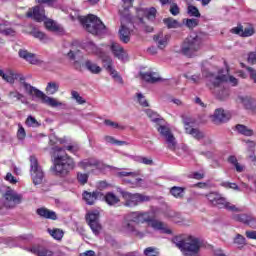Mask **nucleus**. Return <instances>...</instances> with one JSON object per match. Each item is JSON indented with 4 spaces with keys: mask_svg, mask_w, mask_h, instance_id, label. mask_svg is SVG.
Instances as JSON below:
<instances>
[{
    "mask_svg": "<svg viewBox=\"0 0 256 256\" xmlns=\"http://www.w3.org/2000/svg\"><path fill=\"white\" fill-rule=\"evenodd\" d=\"M139 223H148L154 231H159L164 235H171L173 231L167 224L159 220H151V214L147 211H133L124 216L120 226L121 233L124 235H135L136 237H145V234L139 230Z\"/></svg>",
    "mask_w": 256,
    "mask_h": 256,
    "instance_id": "1",
    "label": "nucleus"
},
{
    "mask_svg": "<svg viewBox=\"0 0 256 256\" xmlns=\"http://www.w3.org/2000/svg\"><path fill=\"white\" fill-rule=\"evenodd\" d=\"M75 169V160L67 153L54 156L51 171L56 177H67Z\"/></svg>",
    "mask_w": 256,
    "mask_h": 256,
    "instance_id": "2",
    "label": "nucleus"
},
{
    "mask_svg": "<svg viewBox=\"0 0 256 256\" xmlns=\"http://www.w3.org/2000/svg\"><path fill=\"white\" fill-rule=\"evenodd\" d=\"M77 19L80 21L82 27L92 35H97L99 37L107 33V27H105V24H103L99 17L93 14H89L88 16H77Z\"/></svg>",
    "mask_w": 256,
    "mask_h": 256,
    "instance_id": "3",
    "label": "nucleus"
},
{
    "mask_svg": "<svg viewBox=\"0 0 256 256\" xmlns=\"http://www.w3.org/2000/svg\"><path fill=\"white\" fill-rule=\"evenodd\" d=\"M175 245L182 251L184 256H201V247L203 244L197 237L189 236L180 241L176 239Z\"/></svg>",
    "mask_w": 256,
    "mask_h": 256,
    "instance_id": "4",
    "label": "nucleus"
},
{
    "mask_svg": "<svg viewBox=\"0 0 256 256\" xmlns=\"http://www.w3.org/2000/svg\"><path fill=\"white\" fill-rule=\"evenodd\" d=\"M22 85L28 95L35 97L36 99H41V102L44 103V105H48V107H66L65 103L60 102L57 98L47 96V94L31 86V84L23 82Z\"/></svg>",
    "mask_w": 256,
    "mask_h": 256,
    "instance_id": "5",
    "label": "nucleus"
},
{
    "mask_svg": "<svg viewBox=\"0 0 256 256\" xmlns=\"http://www.w3.org/2000/svg\"><path fill=\"white\" fill-rule=\"evenodd\" d=\"M201 50V38L199 36H188L181 44L179 53L185 57H195Z\"/></svg>",
    "mask_w": 256,
    "mask_h": 256,
    "instance_id": "6",
    "label": "nucleus"
},
{
    "mask_svg": "<svg viewBox=\"0 0 256 256\" xmlns=\"http://www.w3.org/2000/svg\"><path fill=\"white\" fill-rule=\"evenodd\" d=\"M204 77L208 79L209 81L208 86L210 87V89H217V87H219L223 83V81H227L226 76H215V74H211L207 71H202V75L194 74L190 77H187V79L192 81V83L199 85V83L203 81Z\"/></svg>",
    "mask_w": 256,
    "mask_h": 256,
    "instance_id": "7",
    "label": "nucleus"
},
{
    "mask_svg": "<svg viewBox=\"0 0 256 256\" xmlns=\"http://www.w3.org/2000/svg\"><path fill=\"white\" fill-rule=\"evenodd\" d=\"M122 199L124 200V207H138L143 203L151 201V197L141 193H131L127 191H120Z\"/></svg>",
    "mask_w": 256,
    "mask_h": 256,
    "instance_id": "8",
    "label": "nucleus"
},
{
    "mask_svg": "<svg viewBox=\"0 0 256 256\" xmlns=\"http://www.w3.org/2000/svg\"><path fill=\"white\" fill-rule=\"evenodd\" d=\"M206 199L209 201L210 205H213V207H218V209H227V211H239L235 205L228 202L225 197L217 192L206 194Z\"/></svg>",
    "mask_w": 256,
    "mask_h": 256,
    "instance_id": "9",
    "label": "nucleus"
},
{
    "mask_svg": "<svg viewBox=\"0 0 256 256\" xmlns=\"http://www.w3.org/2000/svg\"><path fill=\"white\" fill-rule=\"evenodd\" d=\"M30 175L34 185H41L43 179H45V172H43V168L39 166V162L35 156L30 157Z\"/></svg>",
    "mask_w": 256,
    "mask_h": 256,
    "instance_id": "10",
    "label": "nucleus"
},
{
    "mask_svg": "<svg viewBox=\"0 0 256 256\" xmlns=\"http://www.w3.org/2000/svg\"><path fill=\"white\" fill-rule=\"evenodd\" d=\"M157 129L160 135L164 137L168 149H170V151H175V149H177V141L175 140V136H173V133H171V129L163 124H160Z\"/></svg>",
    "mask_w": 256,
    "mask_h": 256,
    "instance_id": "11",
    "label": "nucleus"
},
{
    "mask_svg": "<svg viewBox=\"0 0 256 256\" xmlns=\"http://www.w3.org/2000/svg\"><path fill=\"white\" fill-rule=\"evenodd\" d=\"M107 48L106 45H101V47L95 45L93 42H87L84 45V49H86L87 53L90 55H96V57H99L102 59V62H106L107 59H109V56L105 53V49Z\"/></svg>",
    "mask_w": 256,
    "mask_h": 256,
    "instance_id": "12",
    "label": "nucleus"
},
{
    "mask_svg": "<svg viewBox=\"0 0 256 256\" xmlns=\"http://www.w3.org/2000/svg\"><path fill=\"white\" fill-rule=\"evenodd\" d=\"M136 13L140 23L143 25H145V19L153 23L157 18V9L155 7L137 8Z\"/></svg>",
    "mask_w": 256,
    "mask_h": 256,
    "instance_id": "13",
    "label": "nucleus"
},
{
    "mask_svg": "<svg viewBox=\"0 0 256 256\" xmlns=\"http://www.w3.org/2000/svg\"><path fill=\"white\" fill-rule=\"evenodd\" d=\"M215 77H226V80H224L220 86L216 87V89L222 87L221 91L216 92V96L218 97V99H221L223 101L224 99H227V97H229V89L225 88V86H223V83H227V81H229V83H231V85L235 87L239 83V81L233 76L228 77L227 75L223 74L215 75Z\"/></svg>",
    "mask_w": 256,
    "mask_h": 256,
    "instance_id": "14",
    "label": "nucleus"
},
{
    "mask_svg": "<svg viewBox=\"0 0 256 256\" xmlns=\"http://www.w3.org/2000/svg\"><path fill=\"white\" fill-rule=\"evenodd\" d=\"M86 221L94 235H99L101 232V224L99 223V211L93 210L86 215Z\"/></svg>",
    "mask_w": 256,
    "mask_h": 256,
    "instance_id": "15",
    "label": "nucleus"
},
{
    "mask_svg": "<svg viewBox=\"0 0 256 256\" xmlns=\"http://www.w3.org/2000/svg\"><path fill=\"white\" fill-rule=\"evenodd\" d=\"M5 207H15V205H19L21 201H23V195L18 194L15 190L8 188V190L4 194Z\"/></svg>",
    "mask_w": 256,
    "mask_h": 256,
    "instance_id": "16",
    "label": "nucleus"
},
{
    "mask_svg": "<svg viewBox=\"0 0 256 256\" xmlns=\"http://www.w3.org/2000/svg\"><path fill=\"white\" fill-rule=\"evenodd\" d=\"M82 169H89L95 167V169H99V171H105L107 168L111 166H107L103 164V162L95 159V158H88L84 159L78 164Z\"/></svg>",
    "mask_w": 256,
    "mask_h": 256,
    "instance_id": "17",
    "label": "nucleus"
},
{
    "mask_svg": "<svg viewBox=\"0 0 256 256\" xmlns=\"http://www.w3.org/2000/svg\"><path fill=\"white\" fill-rule=\"evenodd\" d=\"M109 48L112 52V55L119 59L120 61H127L129 59V55L127 54V51L122 48V46L117 42H111L110 45L106 46V48Z\"/></svg>",
    "mask_w": 256,
    "mask_h": 256,
    "instance_id": "18",
    "label": "nucleus"
},
{
    "mask_svg": "<svg viewBox=\"0 0 256 256\" xmlns=\"http://www.w3.org/2000/svg\"><path fill=\"white\" fill-rule=\"evenodd\" d=\"M230 33L233 35H238V37H253V35H255V27L250 24L243 28V25L238 24L236 27H233L230 30Z\"/></svg>",
    "mask_w": 256,
    "mask_h": 256,
    "instance_id": "19",
    "label": "nucleus"
},
{
    "mask_svg": "<svg viewBox=\"0 0 256 256\" xmlns=\"http://www.w3.org/2000/svg\"><path fill=\"white\" fill-rule=\"evenodd\" d=\"M26 17L41 23V21H45V9L40 6H35L32 10H29L26 14Z\"/></svg>",
    "mask_w": 256,
    "mask_h": 256,
    "instance_id": "20",
    "label": "nucleus"
},
{
    "mask_svg": "<svg viewBox=\"0 0 256 256\" xmlns=\"http://www.w3.org/2000/svg\"><path fill=\"white\" fill-rule=\"evenodd\" d=\"M234 221L238 223H243L244 225H248L252 227V229H256V219L248 214H235L233 216Z\"/></svg>",
    "mask_w": 256,
    "mask_h": 256,
    "instance_id": "21",
    "label": "nucleus"
},
{
    "mask_svg": "<svg viewBox=\"0 0 256 256\" xmlns=\"http://www.w3.org/2000/svg\"><path fill=\"white\" fill-rule=\"evenodd\" d=\"M25 249L28 251V253H32L33 255L53 256V251L45 246L34 245L31 247H26Z\"/></svg>",
    "mask_w": 256,
    "mask_h": 256,
    "instance_id": "22",
    "label": "nucleus"
},
{
    "mask_svg": "<svg viewBox=\"0 0 256 256\" xmlns=\"http://www.w3.org/2000/svg\"><path fill=\"white\" fill-rule=\"evenodd\" d=\"M213 123H227L231 119V113L225 112V110L218 108L211 116Z\"/></svg>",
    "mask_w": 256,
    "mask_h": 256,
    "instance_id": "23",
    "label": "nucleus"
},
{
    "mask_svg": "<svg viewBox=\"0 0 256 256\" xmlns=\"http://www.w3.org/2000/svg\"><path fill=\"white\" fill-rule=\"evenodd\" d=\"M0 77H2L6 83H15L16 79H20L21 81L24 80L21 75L15 73V71L11 69L6 70V72L0 69Z\"/></svg>",
    "mask_w": 256,
    "mask_h": 256,
    "instance_id": "24",
    "label": "nucleus"
},
{
    "mask_svg": "<svg viewBox=\"0 0 256 256\" xmlns=\"http://www.w3.org/2000/svg\"><path fill=\"white\" fill-rule=\"evenodd\" d=\"M103 63L105 69L108 70L113 79H115V81H117L118 83L123 84V78L119 75L117 70L113 69V59H111V57L106 58V61Z\"/></svg>",
    "mask_w": 256,
    "mask_h": 256,
    "instance_id": "25",
    "label": "nucleus"
},
{
    "mask_svg": "<svg viewBox=\"0 0 256 256\" xmlns=\"http://www.w3.org/2000/svg\"><path fill=\"white\" fill-rule=\"evenodd\" d=\"M18 55L24 61L31 63V65H37L39 63V58H37V54H33L26 49H20Z\"/></svg>",
    "mask_w": 256,
    "mask_h": 256,
    "instance_id": "26",
    "label": "nucleus"
},
{
    "mask_svg": "<svg viewBox=\"0 0 256 256\" xmlns=\"http://www.w3.org/2000/svg\"><path fill=\"white\" fill-rule=\"evenodd\" d=\"M82 197L87 205H95V201H97V199H101V197H103V194L99 191H84Z\"/></svg>",
    "mask_w": 256,
    "mask_h": 256,
    "instance_id": "27",
    "label": "nucleus"
},
{
    "mask_svg": "<svg viewBox=\"0 0 256 256\" xmlns=\"http://www.w3.org/2000/svg\"><path fill=\"white\" fill-rule=\"evenodd\" d=\"M238 101L239 103H241L243 105V107H245L246 109L250 110V111H256V100L255 98L251 97V96H239L238 97Z\"/></svg>",
    "mask_w": 256,
    "mask_h": 256,
    "instance_id": "28",
    "label": "nucleus"
},
{
    "mask_svg": "<svg viewBox=\"0 0 256 256\" xmlns=\"http://www.w3.org/2000/svg\"><path fill=\"white\" fill-rule=\"evenodd\" d=\"M37 215L43 217L44 219H51L52 221H57V213L53 210L47 208H39L36 211Z\"/></svg>",
    "mask_w": 256,
    "mask_h": 256,
    "instance_id": "29",
    "label": "nucleus"
},
{
    "mask_svg": "<svg viewBox=\"0 0 256 256\" xmlns=\"http://www.w3.org/2000/svg\"><path fill=\"white\" fill-rule=\"evenodd\" d=\"M154 41L158 49H165V47H167L169 44V35H163V33H160L154 36Z\"/></svg>",
    "mask_w": 256,
    "mask_h": 256,
    "instance_id": "30",
    "label": "nucleus"
},
{
    "mask_svg": "<svg viewBox=\"0 0 256 256\" xmlns=\"http://www.w3.org/2000/svg\"><path fill=\"white\" fill-rule=\"evenodd\" d=\"M141 77L147 83H157L158 81H161V77H159V74H157L155 72L142 73Z\"/></svg>",
    "mask_w": 256,
    "mask_h": 256,
    "instance_id": "31",
    "label": "nucleus"
},
{
    "mask_svg": "<svg viewBox=\"0 0 256 256\" xmlns=\"http://www.w3.org/2000/svg\"><path fill=\"white\" fill-rule=\"evenodd\" d=\"M185 125H186V133H188V135H192L194 139H197L199 141L200 139H203V137H205V134L199 131V129L189 127L188 122H185Z\"/></svg>",
    "mask_w": 256,
    "mask_h": 256,
    "instance_id": "32",
    "label": "nucleus"
},
{
    "mask_svg": "<svg viewBox=\"0 0 256 256\" xmlns=\"http://www.w3.org/2000/svg\"><path fill=\"white\" fill-rule=\"evenodd\" d=\"M104 200L107 203V205H109L110 207H115V205H117L119 201H121L118 198V196L115 195V193L113 192L106 193V195L104 196Z\"/></svg>",
    "mask_w": 256,
    "mask_h": 256,
    "instance_id": "33",
    "label": "nucleus"
},
{
    "mask_svg": "<svg viewBox=\"0 0 256 256\" xmlns=\"http://www.w3.org/2000/svg\"><path fill=\"white\" fill-rule=\"evenodd\" d=\"M85 68L93 75H99V73H101V68L99 67V65L90 60H87L85 62Z\"/></svg>",
    "mask_w": 256,
    "mask_h": 256,
    "instance_id": "34",
    "label": "nucleus"
},
{
    "mask_svg": "<svg viewBox=\"0 0 256 256\" xmlns=\"http://www.w3.org/2000/svg\"><path fill=\"white\" fill-rule=\"evenodd\" d=\"M144 112L146 113L147 117L153 122V123H163V120L161 119V116L157 114V112L151 110V109H145Z\"/></svg>",
    "mask_w": 256,
    "mask_h": 256,
    "instance_id": "35",
    "label": "nucleus"
},
{
    "mask_svg": "<svg viewBox=\"0 0 256 256\" xmlns=\"http://www.w3.org/2000/svg\"><path fill=\"white\" fill-rule=\"evenodd\" d=\"M123 181L124 183H126V185H130L132 189H135L137 187H141V182L143 181V179L137 177H130L123 179Z\"/></svg>",
    "mask_w": 256,
    "mask_h": 256,
    "instance_id": "36",
    "label": "nucleus"
},
{
    "mask_svg": "<svg viewBox=\"0 0 256 256\" xmlns=\"http://www.w3.org/2000/svg\"><path fill=\"white\" fill-rule=\"evenodd\" d=\"M163 23L168 29H179V27H181V23L172 17L164 18Z\"/></svg>",
    "mask_w": 256,
    "mask_h": 256,
    "instance_id": "37",
    "label": "nucleus"
},
{
    "mask_svg": "<svg viewBox=\"0 0 256 256\" xmlns=\"http://www.w3.org/2000/svg\"><path fill=\"white\" fill-rule=\"evenodd\" d=\"M235 129L237 133H240V135H245V137H251L253 135V131L243 124H237Z\"/></svg>",
    "mask_w": 256,
    "mask_h": 256,
    "instance_id": "38",
    "label": "nucleus"
},
{
    "mask_svg": "<svg viewBox=\"0 0 256 256\" xmlns=\"http://www.w3.org/2000/svg\"><path fill=\"white\" fill-rule=\"evenodd\" d=\"M48 233L53 237V239H56V241H61L63 239V235H65V232L59 228H48Z\"/></svg>",
    "mask_w": 256,
    "mask_h": 256,
    "instance_id": "39",
    "label": "nucleus"
},
{
    "mask_svg": "<svg viewBox=\"0 0 256 256\" xmlns=\"http://www.w3.org/2000/svg\"><path fill=\"white\" fill-rule=\"evenodd\" d=\"M9 98L10 99H15V101H20L21 103H23L24 105H27V103H29L27 101V97H25V95L19 93L18 91H12L9 93Z\"/></svg>",
    "mask_w": 256,
    "mask_h": 256,
    "instance_id": "40",
    "label": "nucleus"
},
{
    "mask_svg": "<svg viewBox=\"0 0 256 256\" xmlns=\"http://www.w3.org/2000/svg\"><path fill=\"white\" fill-rule=\"evenodd\" d=\"M131 32L129 31V28L125 27L124 25H121V28L119 30L120 40L123 41V43H129V35Z\"/></svg>",
    "mask_w": 256,
    "mask_h": 256,
    "instance_id": "41",
    "label": "nucleus"
},
{
    "mask_svg": "<svg viewBox=\"0 0 256 256\" xmlns=\"http://www.w3.org/2000/svg\"><path fill=\"white\" fill-rule=\"evenodd\" d=\"M44 24L46 29H48V31H61V26H59L57 23H55V21L51 20V19H45L44 20Z\"/></svg>",
    "mask_w": 256,
    "mask_h": 256,
    "instance_id": "42",
    "label": "nucleus"
},
{
    "mask_svg": "<svg viewBox=\"0 0 256 256\" xmlns=\"http://www.w3.org/2000/svg\"><path fill=\"white\" fill-rule=\"evenodd\" d=\"M133 161L136 163H142V165H155V162H153V158L151 157L134 156Z\"/></svg>",
    "mask_w": 256,
    "mask_h": 256,
    "instance_id": "43",
    "label": "nucleus"
},
{
    "mask_svg": "<svg viewBox=\"0 0 256 256\" xmlns=\"http://www.w3.org/2000/svg\"><path fill=\"white\" fill-rule=\"evenodd\" d=\"M234 245H237L238 249H243L247 245V239L244 238L241 234H236L233 239Z\"/></svg>",
    "mask_w": 256,
    "mask_h": 256,
    "instance_id": "44",
    "label": "nucleus"
},
{
    "mask_svg": "<svg viewBox=\"0 0 256 256\" xmlns=\"http://www.w3.org/2000/svg\"><path fill=\"white\" fill-rule=\"evenodd\" d=\"M228 163H230V165H233L235 167V170L237 171V173H243L244 167L243 165L239 164L237 157L235 156L228 157Z\"/></svg>",
    "mask_w": 256,
    "mask_h": 256,
    "instance_id": "45",
    "label": "nucleus"
},
{
    "mask_svg": "<svg viewBox=\"0 0 256 256\" xmlns=\"http://www.w3.org/2000/svg\"><path fill=\"white\" fill-rule=\"evenodd\" d=\"M59 91V83L49 82L46 86V93L48 95H55Z\"/></svg>",
    "mask_w": 256,
    "mask_h": 256,
    "instance_id": "46",
    "label": "nucleus"
},
{
    "mask_svg": "<svg viewBox=\"0 0 256 256\" xmlns=\"http://www.w3.org/2000/svg\"><path fill=\"white\" fill-rule=\"evenodd\" d=\"M170 193L171 195H173V197H175L176 199H181L183 198V193H185V188L183 187H178V186H174L170 189Z\"/></svg>",
    "mask_w": 256,
    "mask_h": 256,
    "instance_id": "47",
    "label": "nucleus"
},
{
    "mask_svg": "<svg viewBox=\"0 0 256 256\" xmlns=\"http://www.w3.org/2000/svg\"><path fill=\"white\" fill-rule=\"evenodd\" d=\"M104 141L108 145H118V146L128 145L127 142L119 141V140L115 139V137H113V136H105Z\"/></svg>",
    "mask_w": 256,
    "mask_h": 256,
    "instance_id": "48",
    "label": "nucleus"
},
{
    "mask_svg": "<svg viewBox=\"0 0 256 256\" xmlns=\"http://www.w3.org/2000/svg\"><path fill=\"white\" fill-rule=\"evenodd\" d=\"M8 25H9V22H7V21L0 22L1 35H13V33H15V31H13V29L7 28Z\"/></svg>",
    "mask_w": 256,
    "mask_h": 256,
    "instance_id": "49",
    "label": "nucleus"
},
{
    "mask_svg": "<svg viewBox=\"0 0 256 256\" xmlns=\"http://www.w3.org/2000/svg\"><path fill=\"white\" fill-rule=\"evenodd\" d=\"M104 125H106V127H111V129H119L120 131H123V129H125V126L117 122H113L109 119L104 120Z\"/></svg>",
    "mask_w": 256,
    "mask_h": 256,
    "instance_id": "50",
    "label": "nucleus"
},
{
    "mask_svg": "<svg viewBox=\"0 0 256 256\" xmlns=\"http://www.w3.org/2000/svg\"><path fill=\"white\" fill-rule=\"evenodd\" d=\"M71 95H72V99H74L76 103H78V105H85V103H87V101H85V99L81 97V95H79V92L73 90L71 92Z\"/></svg>",
    "mask_w": 256,
    "mask_h": 256,
    "instance_id": "51",
    "label": "nucleus"
},
{
    "mask_svg": "<svg viewBox=\"0 0 256 256\" xmlns=\"http://www.w3.org/2000/svg\"><path fill=\"white\" fill-rule=\"evenodd\" d=\"M187 13L190 17H201L199 9L193 5L188 6Z\"/></svg>",
    "mask_w": 256,
    "mask_h": 256,
    "instance_id": "52",
    "label": "nucleus"
},
{
    "mask_svg": "<svg viewBox=\"0 0 256 256\" xmlns=\"http://www.w3.org/2000/svg\"><path fill=\"white\" fill-rule=\"evenodd\" d=\"M32 36L35 38V39H39V41H47V35L39 30H33L32 31Z\"/></svg>",
    "mask_w": 256,
    "mask_h": 256,
    "instance_id": "53",
    "label": "nucleus"
},
{
    "mask_svg": "<svg viewBox=\"0 0 256 256\" xmlns=\"http://www.w3.org/2000/svg\"><path fill=\"white\" fill-rule=\"evenodd\" d=\"M144 255L145 256H159L160 252L159 249L155 247H148L144 250Z\"/></svg>",
    "mask_w": 256,
    "mask_h": 256,
    "instance_id": "54",
    "label": "nucleus"
},
{
    "mask_svg": "<svg viewBox=\"0 0 256 256\" xmlns=\"http://www.w3.org/2000/svg\"><path fill=\"white\" fill-rule=\"evenodd\" d=\"M137 101L141 107H149V102L145 98V96L142 93H137L136 94Z\"/></svg>",
    "mask_w": 256,
    "mask_h": 256,
    "instance_id": "55",
    "label": "nucleus"
},
{
    "mask_svg": "<svg viewBox=\"0 0 256 256\" xmlns=\"http://www.w3.org/2000/svg\"><path fill=\"white\" fill-rule=\"evenodd\" d=\"M25 137H27V133L25 132V128L23 127V125L19 124L18 125V131H17V138L20 141H23V139H25Z\"/></svg>",
    "mask_w": 256,
    "mask_h": 256,
    "instance_id": "56",
    "label": "nucleus"
},
{
    "mask_svg": "<svg viewBox=\"0 0 256 256\" xmlns=\"http://www.w3.org/2000/svg\"><path fill=\"white\" fill-rule=\"evenodd\" d=\"M77 179H78V182L80 183V185H85V183H87V181H89V175H87L85 173L78 172Z\"/></svg>",
    "mask_w": 256,
    "mask_h": 256,
    "instance_id": "57",
    "label": "nucleus"
},
{
    "mask_svg": "<svg viewBox=\"0 0 256 256\" xmlns=\"http://www.w3.org/2000/svg\"><path fill=\"white\" fill-rule=\"evenodd\" d=\"M198 25L199 20L195 18L186 19V27H188V29H195V27H197Z\"/></svg>",
    "mask_w": 256,
    "mask_h": 256,
    "instance_id": "58",
    "label": "nucleus"
},
{
    "mask_svg": "<svg viewBox=\"0 0 256 256\" xmlns=\"http://www.w3.org/2000/svg\"><path fill=\"white\" fill-rule=\"evenodd\" d=\"M26 125H28V127H39V122H37V119H35V117L28 116V118L26 119Z\"/></svg>",
    "mask_w": 256,
    "mask_h": 256,
    "instance_id": "59",
    "label": "nucleus"
},
{
    "mask_svg": "<svg viewBox=\"0 0 256 256\" xmlns=\"http://www.w3.org/2000/svg\"><path fill=\"white\" fill-rule=\"evenodd\" d=\"M221 185L226 189H234V191H239V186L236 183L223 182Z\"/></svg>",
    "mask_w": 256,
    "mask_h": 256,
    "instance_id": "60",
    "label": "nucleus"
},
{
    "mask_svg": "<svg viewBox=\"0 0 256 256\" xmlns=\"http://www.w3.org/2000/svg\"><path fill=\"white\" fill-rule=\"evenodd\" d=\"M170 13L174 17H177V15H179L180 9H179V6L177 5V3L171 4V6H170Z\"/></svg>",
    "mask_w": 256,
    "mask_h": 256,
    "instance_id": "61",
    "label": "nucleus"
},
{
    "mask_svg": "<svg viewBox=\"0 0 256 256\" xmlns=\"http://www.w3.org/2000/svg\"><path fill=\"white\" fill-rule=\"evenodd\" d=\"M119 177H137L136 172H127V171H121L118 172Z\"/></svg>",
    "mask_w": 256,
    "mask_h": 256,
    "instance_id": "62",
    "label": "nucleus"
},
{
    "mask_svg": "<svg viewBox=\"0 0 256 256\" xmlns=\"http://www.w3.org/2000/svg\"><path fill=\"white\" fill-rule=\"evenodd\" d=\"M64 149L66 151H69V153H77V151H79V146L77 145H68V146H65Z\"/></svg>",
    "mask_w": 256,
    "mask_h": 256,
    "instance_id": "63",
    "label": "nucleus"
},
{
    "mask_svg": "<svg viewBox=\"0 0 256 256\" xmlns=\"http://www.w3.org/2000/svg\"><path fill=\"white\" fill-rule=\"evenodd\" d=\"M246 69L250 73V79H253L254 83H256V70L252 67H247Z\"/></svg>",
    "mask_w": 256,
    "mask_h": 256,
    "instance_id": "64",
    "label": "nucleus"
}]
</instances>
